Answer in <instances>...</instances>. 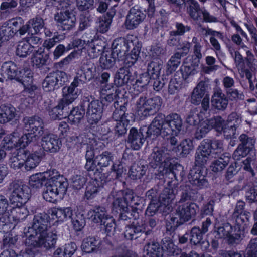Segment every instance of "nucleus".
<instances>
[{
    "mask_svg": "<svg viewBox=\"0 0 257 257\" xmlns=\"http://www.w3.org/2000/svg\"><path fill=\"white\" fill-rule=\"evenodd\" d=\"M183 126L181 116L176 113H171L165 116L159 113L154 118L148 127V134L156 137L161 134L163 136L178 135Z\"/></svg>",
    "mask_w": 257,
    "mask_h": 257,
    "instance_id": "f257e3e1",
    "label": "nucleus"
},
{
    "mask_svg": "<svg viewBox=\"0 0 257 257\" xmlns=\"http://www.w3.org/2000/svg\"><path fill=\"white\" fill-rule=\"evenodd\" d=\"M23 130L27 132L17 139V146L25 148L30 143L35 142L39 136L43 134L44 123L38 116H25L22 119Z\"/></svg>",
    "mask_w": 257,
    "mask_h": 257,
    "instance_id": "f03ea898",
    "label": "nucleus"
},
{
    "mask_svg": "<svg viewBox=\"0 0 257 257\" xmlns=\"http://www.w3.org/2000/svg\"><path fill=\"white\" fill-rule=\"evenodd\" d=\"M68 183L62 176L55 174L46 182L43 192V198L48 202L54 203L57 200L58 195L66 193Z\"/></svg>",
    "mask_w": 257,
    "mask_h": 257,
    "instance_id": "7ed1b4c3",
    "label": "nucleus"
},
{
    "mask_svg": "<svg viewBox=\"0 0 257 257\" xmlns=\"http://www.w3.org/2000/svg\"><path fill=\"white\" fill-rule=\"evenodd\" d=\"M157 225V220L155 218H150L147 223L141 220L133 222L125 227L124 232V237L128 240L137 239L139 237L145 239L152 233V229Z\"/></svg>",
    "mask_w": 257,
    "mask_h": 257,
    "instance_id": "20e7f679",
    "label": "nucleus"
},
{
    "mask_svg": "<svg viewBox=\"0 0 257 257\" xmlns=\"http://www.w3.org/2000/svg\"><path fill=\"white\" fill-rule=\"evenodd\" d=\"M171 151L165 146L156 147L149 155V166L154 169L163 168V171L167 172V168L171 159Z\"/></svg>",
    "mask_w": 257,
    "mask_h": 257,
    "instance_id": "39448f33",
    "label": "nucleus"
},
{
    "mask_svg": "<svg viewBox=\"0 0 257 257\" xmlns=\"http://www.w3.org/2000/svg\"><path fill=\"white\" fill-rule=\"evenodd\" d=\"M8 189L11 192L9 196L11 203L14 205H22L25 204L31 196L30 188L18 181L11 182Z\"/></svg>",
    "mask_w": 257,
    "mask_h": 257,
    "instance_id": "423d86ee",
    "label": "nucleus"
},
{
    "mask_svg": "<svg viewBox=\"0 0 257 257\" xmlns=\"http://www.w3.org/2000/svg\"><path fill=\"white\" fill-rule=\"evenodd\" d=\"M199 208L196 204L192 202L180 203L176 209V215L179 218L172 217L171 221L176 228L185 222H187L194 217L198 211Z\"/></svg>",
    "mask_w": 257,
    "mask_h": 257,
    "instance_id": "0eeeda50",
    "label": "nucleus"
},
{
    "mask_svg": "<svg viewBox=\"0 0 257 257\" xmlns=\"http://www.w3.org/2000/svg\"><path fill=\"white\" fill-rule=\"evenodd\" d=\"M162 104V99L158 96L148 98L141 96L136 102L138 108L142 111L145 117L153 115L160 109Z\"/></svg>",
    "mask_w": 257,
    "mask_h": 257,
    "instance_id": "6e6552de",
    "label": "nucleus"
},
{
    "mask_svg": "<svg viewBox=\"0 0 257 257\" xmlns=\"http://www.w3.org/2000/svg\"><path fill=\"white\" fill-rule=\"evenodd\" d=\"M83 106L87 108L86 114L88 122L91 124L97 123L101 119L103 105L99 100H94L91 97H84Z\"/></svg>",
    "mask_w": 257,
    "mask_h": 257,
    "instance_id": "1a4fd4ad",
    "label": "nucleus"
},
{
    "mask_svg": "<svg viewBox=\"0 0 257 257\" xmlns=\"http://www.w3.org/2000/svg\"><path fill=\"white\" fill-rule=\"evenodd\" d=\"M31 240L28 241V244L35 245L39 249L44 247L46 249H49L54 247L57 240V232L54 230L50 232L48 231L44 234L39 235H29Z\"/></svg>",
    "mask_w": 257,
    "mask_h": 257,
    "instance_id": "9d476101",
    "label": "nucleus"
},
{
    "mask_svg": "<svg viewBox=\"0 0 257 257\" xmlns=\"http://www.w3.org/2000/svg\"><path fill=\"white\" fill-rule=\"evenodd\" d=\"M148 127L144 126L139 131L135 127L130 130L127 143L130 144L131 148L135 150H139L143 145L145 139L147 137L153 136V134H148Z\"/></svg>",
    "mask_w": 257,
    "mask_h": 257,
    "instance_id": "9b49d317",
    "label": "nucleus"
},
{
    "mask_svg": "<svg viewBox=\"0 0 257 257\" xmlns=\"http://www.w3.org/2000/svg\"><path fill=\"white\" fill-rule=\"evenodd\" d=\"M49 216L43 212L35 215L33 220L32 226L29 228V235H39L48 231L50 227Z\"/></svg>",
    "mask_w": 257,
    "mask_h": 257,
    "instance_id": "f8f14e48",
    "label": "nucleus"
},
{
    "mask_svg": "<svg viewBox=\"0 0 257 257\" xmlns=\"http://www.w3.org/2000/svg\"><path fill=\"white\" fill-rule=\"evenodd\" d=\"M146 13L137 6L132 7L126 16L124 26L127 30H134L144 21Z\"/></svg>",
    "mask_w": 257,
    "mask_h": 257,
    "instance_id": "ddd939ff",
    "label": "nucleus"
},
{
    "mask_svg": "<svg viewBox=\"0 0 257 257\" xmlns=\"http://www.w3.org/2000/svg\"><path fill=\"white\" fill-rule=\"evenodd\" d=\"M236 230L230 223H224L217 228V234L219 238H228L229 244H237L242 238L240 234L235 233Z\"/></svg>",
    "mask_w": 257,
    "mask_h": 257,
    "instance_id": "4468645a",
    "label": "nucleus"
},
{
    "mask_svg": "<svg viewBox=\"0 0 257 257\" xmlns=\"http://www.w3.org/2000/svg\"><path fill=\"white\" fill-rule=\"evenodd\" d=\"M54 20L60 24L63 30H70L75 25L76 18L67 9L61 10L55 14Z\"/></svg>",
    "mask_w": 257,
    "mask_h": 257,
    "instance_id": "2eb2a0df",
    "label": "nucleus"
},
{
    "mask_svg": "<svg viewBox=\"0 0 257 257\" xmlns=\"http://www.w3.org/2000/svg\"><path fill=\"white\" fill-rule=\"evenodd\" d=\"M41 143L44 150L51 153L57 152L60 149L61 144L57 135L48 133H43Z\"/></svg>",
    "mask_w": 257,
    "mask_h": 257,
    "instance_id": "dca6fc26",
    "label": "nucleus"
},
{
    "mask_svg": "<svg viewBox=\"0 0 257 257\" xmlns=\"http://www.w3.org/2000/svg\"><path fill=\"white\" fill-rule=\"evenodd\" d=\"M211 152L212 151L209 139L202 141L196 153V163L200 166L205 164L208 161Z\"/></svg>",
    "mask_w": 257,
    "mask_h": 257,
    "instance_id": "f3484780",
    "label": "nucleus"
},
{
    "mask_svg": "<svg viewBox=\"0 0 257 257\" xmlns=\"http://www.w3.org/2000/svg\"><path fill=\"white\" fill-rule=\"evenodd\" d=\"M116 6V5H114L113 8L110 9L106 15L97 19L96 22L97 31L104 33L109 29L112 19L116 14V10L115 8Z\"/></svg>",
    "mask_w": 257,
    "mask_h": 257,
    "instance_id": "a211bd4d",
    "label": "nucleus"
},
{
    "mask_svg": "<svg viewBox=\"0 0 257 257\" xmlns=\"http://www.w3.org/2000/svg\"><path fill=\"white\" fill-rule=\"evenodd\" d=\"M57 173L58 172L56 170L53 169L42 173L33 174L29 178V185L34 189L40 188L42 187L44 183L46 184V179L49 181L51 176Z\"/></svg>",
    "mask_w": 257,
    "mask_h": 257,
    "instance_id": "6ab92c4d",
    "label": "nucleus"
},
{
    "mask_svg": "<svg viewBox=\"0 0 257 257\" xmlns=\"http://www.w3.org/2000/svg\"><path fill=\"white\" fill-rule=\"evenodd\" d=\"M189 182L193 186L199 189L207 187L208 182L203 172L200 169L193 168L190 171L188 175Z\"/></svg>",
    "mask_w": 257,
    "mask_h": 257,
    "instance_id": "aec40b11",
    "label": "nucleus"
},
{
    "mask_svg": "<svg viewBox=\"0 0 257 257\" xmlns=\"http://www.w3.org/2000/svg\"><path fill=\"white\" fill-rule=\"evenodd\" d=\"M89 219L94 223L101 224L110 216L103 206L96 205L91 209L88 213Z\"/></svg>",
    "mask_w": 257,
    "mask_h": 257,
    "instance_id": "412c9836",
    "label": "nucleus"
},
{
    "mask_svg": "<svg viewBox=\"0 0 257 257\" xmlns=\"http://www.w3.org/2000/svg\"><path fill=\"white\" fill-rule=\"evenodd\" d=\"M63 97L59 101L58 105L52 109V111L56 113L58 109H61V111H65V116H67L69 114L68 106L71 104L74 100L77 98V96L67 91L66 89H63Z\"/></svg>",
    "mask_w": 257,
    "mask_h": 257,
    "instance_id": "4be33fe9",
    "label": "nucleus"
},
{
    "mask_svg": "<svg viewBox=\"0 0 257 257\" xmlns=\"http://www.w3.org/2000/svg\"><path fill=\"white\" fill-rule=\"evenodd\" d=\"M87 50L89 56L92 59L98 57L103 53L105 42L100 39H92L87 43Z\"/></svg>",
    "mask_w": 257,
    "mask_h": 257,
    "instance_id": "5701e85b",
    "label": "nucleus"
},
{
    "mask_svg": "<svg viewBox=\"0 0 257 257\" xmlns=\"http://www.w3.org/2000/svg\"><path fill=\"white\" fill-rule=\"evenodd\" d=\"M132 43V41L130 42L124 38H117L113 43V50L112 51L117 56V58H122L128 51L130 44Z\"/></svg>",
    "mask_w": 257,
    "mask_h": 257,
    "instance_id": "b1692460",
    "label": "nucleus"
},
{
    "mask_svg": "<svg viewBox=\"0 0 257 257\" xmlns=\"http://www.w3.org/2000/svg\"><path fill=\"white\" fill-rule=\"evenodd\" d=\"M207 85L205 81H201L193 89L191 96V102L192 104L198 105L204 99L206 94Z\"/></svg>",
    "mask_w": 257,
    "mask_h": 257,
    "instance_id": "393cba45",
    "label": "nucleus"
},
{
    "mask_svg": "<svg viewBox=\"0 0 257 257\" xmlns=\"http://www.w3.org/2000/svg\"><path fill=\"white\" fill-rule=\"evenodd\" d=\"M189 234L191 243L195 245H199L205 249L209 247V243L207 240H203V236L204 234L202 233L199 227H193Z\"/></svg>",
    "mask_w": 257,
    "mask_h": 257,
    "instance_id": "a878e982",
    "label": "nucleus"
},
{
    "mask_svg": "<svg viewBox=\"0 0 257 257\" xmlns=\"http://www.w3.org/2000/svg\"><path fill=\"white\" fill-rule=\"evenodd\" d=\"M212 105L218 110L226 109L228 104V100L221 89L215 91L211 99Z\"/></svg>",
    "mask_w": 257,
    "mask_h": 257,
    "instance_id": "bb28decb",
    "label": "nucleus"
},
{
    "mask_svg": "<svg viewBox=\"0 0 257 257\" xmlns=\"http://www.w3.org/2000/svg\"><path fill=\"white\" fill-rule=\"evenodd\" d=\"M132 80L133 77L130 67L125 66L118 70L115 74L114 81L117 86H122L131 82Z\"/></svg>",
    "mask_w": 257,
    "mask_h": 257,
    "instance_id": "cd10ccee",
    "label": "nucleus"
},
{
    "mask_svg": "<svg viewBox=\"0 0 257 257\" xmlns=\"http://www.w3.org/2000/svg\"><path fill=\"white\" fill-rule=\"evenodd\" d=\"M1 72L4 77L10 80L19 79L18 75L19 71L16 65L12 61L6 62L1 67Z\"/></svg>",
    "mask_w": 257,
    "mask_h": 257,
    "instance_id": "c85d7f7f",
    "label": "nucleus"
},
{
    "mask_svg": "<svg viewBox=\"0 0 257 257\" xmlns=\"http://www.w3.org/2000/svg\"><path fill=\"white\" fill-rule=\"evenodd\" d=\"M0 123H6L12 120L17 115L15 108L11 104L0 107Z\"/></svg>",
    "mask_w": 257,
    "mask_h": 257,
    "instance_id": "c756f323",
    "label": "nucleus"
},
{
    "mask_svg": "<svg viewBox=\"0 0 257 257\" xmlns=\"http://www.w3.org/2000/svg\"><path fill=\"white\" fill-rule=\"evenodd\" d=\"M230 160V155L228 153H223L219 158L211 163L210 167L214 172H221L228 165Z\"/></svg>",
    "mask_w": 257,
    "mask_h": 257,
    "instance_id": "7c9ffc66",
    "label": "nucleus"
},
{
    "mask_svg": "<svg viewBox=\"0 0 257 257\" xmlns=\"http://www.w3.org/2000/svg\"><path fill=\"white\" fill-rule=\"evenodd\" d=\"M117 57L112 51L103 52L99 59L100 66L104 69L112 68L115 64Z\"/></svg>",
    "mask_w": 257,
    "mask_h": 257,
    "instance_id": "2f4dec72",
    "label": "nucleus"
},
{
    "mask_svg": "<svg viewBox=\"0 0 257 257\" xmlns=\"http://www.w3.org/2000/svg\"><path fill=\"white\" fill-rule=\"evenodd\" d=\"M175 195L173 192L172 189L169 188H165L158 197V201L164 205L167 210L170 212L171 211L170 203L174 199Z\"/></svg>",
    "mask_w": 257,
    "mask_h": 257,
    "instance_id": "473e14b6",
    "label": "nucleus"
},
{
    "mask_svg": "<svg viewBox=\"0 0 257 257\" xmlns=\"http://www.w3.org/2000/svg\"><path fill=\"white\" fill-rule=\"evenodd\" d=\"M52 216H55L60 221H64L71 219L73 216V210L70 207L53 208L51 210Z\"/></svg>",
    "mask_w": 257,
    "mask_h": 257,
    "instance_id": "72a5a7b5",
    "label": "nucleus"
},
{
    "mask_svg": "<svg viewBox=\"0 0 257 257\" xmlns=\"http://www.w3.org/2000/svg\"><path fill=\"white\" fill-rule=\"evenodd\" d=\"M11 211V217L15 222L22 221L26 219L29 211L24 205H15Z\"/></svg>",
    "mask_w": 257,
    "mask_h": 257,
    "instance_id": "f704fd0d",
    "label": "nucleus"
},
{
    "mask_svg": "<svg viewBox=\"0 0 257 257\" xmlns=\"http://www.w3.org/2000/svg\"><path fill=\"white\" fill-rule=\"evenodd\" d=\"M100 241L95 237H89L83 240L81 248L83 252L87 253H92L99 247Z\"/></svg>",
    "mask_w": 257,
    "mask_h": 257,
    "instance_id": "c9c22d12",
    "label": "nucleus"
},
{
    "mask_svg": "<svg viewBox=\"0 0 257 257\" xmlns=\"http://www.w3.org/2000/svg\"><path fill=\"white\" fill-rule=\"evenodd\" d=\"M108 201H112V210L117 213L127 212L128 209V204L121 197L109 196L108 197Z\"/></svg>",
    "mask_w": 257,
    "mask_h": 257,
    "instance_id": "e433bc0d",
    "label": "nucleus"
},
{
    "mask_svg": "<svg viewBox=\"0 0 257 257\" xmlns=\"http://www.w3.org/2000/svg\"><path fill=\"white\" fill-rule=\"evenodd\" d=\"M113 155L109 151H104L95 157V162L100 167H106L113 164Z\"/></svg>",
    "mask_w": 257,
    "mask_h": 257,
    "instance_id": "4c0bfd02",
    "label": "nucleus"
},
{
    "mask_svg": "<svg viewBox=\"0 0 257 257\" xmlns=\"http://www.w3.org/2000/svg\"><path fill=\"white\" fill-rule=\"evenodd\" d=\"M85 108L83 106V101L79 106L74 108L68 115V119L73 123H78L84 117Z\"/></svg>",
    "mask_w": 257,
    "mask_h": 257,
    "instance_id": "58836bf2",
    "label": "nucleus"
},
{
    "mask_svg": "<svg viewBox=\"0 0 257 257\" xmlns=\"http://www.w3.org/2000/svg\"><path fill=\"white\" fill-rule=\"evenodd\" d=\"M16 133L14 132L12 135L13 137L9 140L8 142H6L2 144L0 148V163L3 161L6 156V150H10L13 147H18L17 146V139L15 136ZM5 166V165L1 164L0 166Z\"/></svg>",
    "mask_w": 257,
    "mask_h": 257,
    "instance_id": "ea45409f",
    "label": "nucleus"
},
{
    "mask_svg": "<svg viewBox=\"0 0 257 257\" xmlns=\"http://www.w3.org/2000/svg\"><path fill=\"white\" fill-rule=\"evenodd\" d=\"M18 74L19 79H16L15 80L23 86H30L32 84L33 75L32 71L30 69L26 68L19 70V73Z\"/></svg>",
    "mask_w": 257,
    "mask_h": 257,
    "instance_id": "a19ab883",
    "label": "nucleus"
},
{
    "mask_svg": "<svg viewBox=\"0 0 257 257\" xmlns=\"http://www.w3.org/2000/svg\"><path fill=\"white\" fill-rule=\"evenodd\" d=\"M188 4L187 13L189 16L194 20L197 21L200 17L202 9L198 2L196 0H187Z\"/></svg>",
    "mask_w": 257,
    "mask_h": 257,
    "instance_id": "79ce46f5",
    "label": "nucleus"
},
{
    "mask_svg": "<svg viewBox=\"0 0 257 257\" xmlns=\"http://www.w3.org/2000/svg\"><path fill=\"white\" fill-rule=\"evenodd\" d=\"M42 86L44 90L47 92L52 91L59 88L53 72L47 75L43 82Z\"/></svg>",
    "mask_w": 257,
    "mask_h": 257,
    "instance_id": "37998d69",
    "label": "nucleus"
},
{
    "mask_svg": "<svg viewBox=\"0 0 257 257\" xmlns=\"http://www.w3.org/2000/svg\"><path fill=\"white\" fill-rule=\"evenodd\" d=\"M157 212L168 213L164 205H162L158 200L150 201L146 210V214L148 216H152Z\"/></svg>",
    "mask_w": 257,
    "mask_h": 257,
    "instance_id": "c03bdc74",
    "label": "nucleus"
},
{
    "mask_svg": "<svg viewBox=\"0 0 257 257\" xmlns=\"http://www.w3.org/2000/svg\"><path fill=\"white\" fill-rule=\"evenodd\" d=\"M125 202L131 206H138L142 203L143 199L136 195L132 190H126L123 191L122 196L121 197Z\"/></svg>",
    "mask_w": 257,
    "mask_h": 257,
    "instance_id": "a18cd8bd",
    "label": "nucleus"
},
{
    "mask_svg": "<svg viewBox=\"0 0 257 257\" xmlns=\"http://www.w3.org/2000/svg\"><path fill=\"white\" fill-rule=\"evenodd\" d=\"M146 167L141 163H134L131 167L129 175L134 180L141 178L146 173Z\"/></svg>",
    "mask_w": 257,
    "mask_h": 257,
    "instance_id": "49530a36",
    "label": "nucleus"
},
{
    "mask_svg": "<svg viewBox=\"0 0 257 257\" xmlns=\"http://www.w3.org/2000/svg\"><path fill=\"white\" fill-rule=\"evenodd\" d=\"M146 257H162L160 245L158 242H152L144 247Z\"/></svg>",
    "mask_w": 257,
    "mask_h": 257,
    "instance_id": "de8ad7c7",
    "label": "nucleus"
},
{
    "mask_svg": "<svg viewBox=\"0 0 257 257\" xmlns=\"http://www.w3.org/2000/svg\"><path fill=\"white\" fill-rule=\"evenodd\" d=\"M181 56L179 52L175 53L170 58L167 63V72L171 74L174 72L181 64Z\"/></svg>",
    "mask_w": 257,
    "mask_h": 257,
    "instance_id": "09e8293b",
    "label": "nucleus"
},
{
    "mask_svg": "<svg viewBox=\"0 0 257 257\" xmlns=\"http://www.w3.org/2000/svg\"><path fill=\"white\" fill-rule=\"evenodd\" d=\"M34 48L27 41H21L17 45L16 53L21 57H25L33 52Z\"/></svg>",
    "mask_w": 257,
    "mask_h": 257,
    "instance_id": "8fccbe9b",
    "label": "nucleus"
},
{
    "mask_svg": "<svg viewBox=\"0 0 257 257\" xmlns=\"http://www.w3.org/2000/svg\"><path fill=\"white\" fill-rule=\"evenodd\" d=\"M28 23L31 29L33 30L34 33L38 34L44 28L45 23L44 19L40 16L37 15L35 17L30 19Z\"/></svg>",
    "mask_w": 257,
    "mask_h": 257,
    "instance_id": "3c124183",
    "label": "nucleus"
},
{
    "mask_svg": "<svg viewBox=\"0 0 257 257\" xmlns=\"http://www.w3.org/2000/svg\"><path fill=\"white\" fill-rule=\"evenodd\" d=\"M17 33V28L9 26L5 23L0 27V36L3 41H8Z\"/></svg>",
    "mask_w": 257,
    "mask_h": 257,
    "instance_id": "603ef678",
    "label": "nucleus"
},
{
    "mask_svg": "<svg viewBox=\"0 0 257 257\" xmlns=\"http://www.w3.org/2000/svg\"><path fill=\"white\" fill-rule=\"evenodd\" d=\"M48 56L43 53L42 49L34 51L32 62L37 68H40L45 65Z\"/></svg>",
    "mask_w": 257,
    "mask_h": 257,
    "instance_id": "864d4df0",
    "label": "nucleus"
},
{
    "mask_svg": "<svg viewBox=\"0 0 257 257\" xmlns=\"http://www.w3.org/2000/svg\"><path fill=\"white\" fill-rule=\"evenodd\" d=\"M41 157L36 153L29 154L24 161L25 169L26 171H30L34 169L40 162Z\"/></svg>",
    "mask_w": 257,
    "mask_h": 257,
    "instance_id": "5fc2aeb1",
    "label": "nucleus"
},
{
    "mask_svg": "<svg viewBox=\"0 0 257 257\" xmlns=\"http://www.w3.org/2000/svg\"><path fill=\"white\" fill-rule=\"evenodd\" d=\"M87 76L92 79L94 78L95 72V67L90 60L86 59L81 62L79 69Z\"/></svg>",
    "mask_w": 257,
    "mask_h": 257,
    "instance_id": "6e6d98bb",
    "label": "nucleus"
},
{
    "mask_svg": "<svg viewBox=\"0 0 257 257\" xmlns=\"http://www.w3.org/2000/svg\"><path fill=\"white\" fill-rule=\"evenodd\" d=\"M97 181L95 180L90 182L87 185L85 196L87 200L94 198L99 191V187Z\"/></svg>",
    "mask_w": 257,
    "mask_h": 257,
    "instance_id": "4d7b16f0",
    "label": "nucleus"
},
{
    "mask_svg": "<svg viewBox=\"0 0 257 257\" xmlns=\"http://www.w3.org/2000/svg\"><path fill=\"white\" fill-rule=\"evenodd\" d=\"M181 199L179 202L183 203L187 200H194L196 193L195 190L192 189L188 185H185L182 188Z\"/></svg>",
    "mask_w": 257,
    "mask_h": 257,
    "instance_id": "13d9d810",
    "label": "nucleus"
},
{
    "mask_svg": "<svg viewBox=\"0 0 257 257\" xmlns=\"http://www.w3.org/2000/svg\"><path fill=\"white\" fill-rule=\"evenodd\" d=\"M169 165L170 169L169 170H167V171H169V175H173L176 180L181 179L184 175L183 167L179 164L171 165L169 163ZM166 169H168L167 168Z\"/></svg>",
    "mask_w": 257,
    "mask_h": 257,
    "instance_id": "bf43d9fd",
    "label": "nucleus"
},
{
    "mask_svg": "<svg viewBox=\"0 0 257 257\" xmlns=\"http://www.w3.org/2000/svg\"><path fill=\"white\" fill-rule=\"evenodd\" d=\"M31 240L30 236L27 235L25 240V244L27 247L23 253L22 255H21V257H35V255L40 253V250L38 247H36L35 245L33 246L32 245L28 244V241Z\"/></svg>",
    "mask_w": 257,
    "mask_h": 257,
    "instance_id": "052dcab7",
    "label": "nucleus"
},
{
    "mask_svg": "<svg viewBox=\"0 0 257 257\" xmlns=\"http://www.w3.org/2000/svg\"><path fill=\"white\" fill-rule=\"evenodd\" d=\"M239 141L241 144H239L246 150L250 152L254 148V145L255 143V139L252 137H248L245 134H241L239 137Z\"/></svg>",
    "mask_w": 257,
    "mask_h": 257,
    "instance_id": "680f3d73",
    "label": "nucleus"
},
{
    "mask_svg": "<svg viewBox=\"0 0 257 257\" xmlns=\"http://www.w3.org/2000/svg\"><path fill=\"white\" fill-rule=\"evenodd\" d=\"M212 153L219 156L224 153L223 141L218 139H209Z\"/></svg>",
    "mask_w": 257,
    "mask_h": 257,
    "instance_id": "e2e57ef3",
    "label": "nucleus"
},
{
    "mask_svg": "<svg viewBox=\"0 0 257 257\" xmlns=\"http://www.w3.org/2000/svg\"><path fill=\"white\" fill-rule=\"evenodd\" d=\"M141 47V43L137 41L135 43V46L131 51V54L126 56L128 63L133 65L136 62L139 57Z\"/></svg>",
    "mask_w": 257,
    "mask_h": 257,
    "instance_id": "0e129e2a",
    "label": "nucleus"
},
{
    "mask_svg": "<svg viewBox=\"0 0 257 257\" xmlns=\"http://www.w3.org/2000/svg\"><path fill=\"white\" fill-rule=\"evenodd\" d=\"M111 123L114 125V131L115 135L118 137L121 136L127 132V126L128 125L127 122L123 121H110Z\"/></svg>",
    "mask_w": 257,
    "mask_h": 257,
    "instance_id": "69168bd1",
    "label": "nucleus"
},
{
    "mask_svg": "<svg viewBox=\"0 0 257 257\" xmlns=\"http://www.w3.org/2000/svg\"><path fill=\"white\" fill-rule=\"evenodd\" d=\"M166 50L163 46L157 44L152 46L150 50V55L154 59H159L165 56Z\"/></svg>",
    "mask_w": 257,
    "mask_h": 257,
    "instance_id": "338daca9",
    "label": "nucleus"
},
{
    "mask_svg": "<svg viewBox=\"0 0 257 257\" xmlns=\"http://www.w3.org/2000/svg\"><path fill=\"white\" fill-rule=\"evenodd\" d=\"M71 221L76 231H80L85 225V219L84 215L81 213L76 214L74 218L72 217Z\"/></svg>",
    "mask_w": 257,
    "mask_h": 257,
    "instance_id": "774afa93",
    "label": "nucleus"
}]
</instances>
